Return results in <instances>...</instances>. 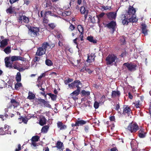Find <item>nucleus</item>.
<instances>
[{
  "instance_id": "bb28decb",
  "label": "nucleus",
  "mask_w": 151,
  "mask_h": 151,
  "mask_svg": "<svg viewBox=\"0 0 151 151\" xmlns=\"http://www.w3.org/2000/svg\"><path fill=\"white\" fill-rule=\"evenodd\" d=\"M47 94L50 96L52 101H55L56 100L57 98V95L52 94L50 93H47Z\"/></svg>"
},
{
  "instance_id": "ddd939ff",
  "label": "nucleus",
  "mask_w": 151,
  "mask_h": 151,
  "mask_svg": "<svg viewBox=\"0 0 151 151\" xmlns=\"http://www.w3.org/2000/svg\"><path fill=\"white\" fill-rule=\"evenodd\" d=\"M25 59L20 56H13L11 57V60L12 62L20 60L22 61H24Z\"/></svg>"
},
{
  "instance_id": "79ce46f5",
  "label": "nucleus",
  "mask_w": 151,
  "mask_h": 151,
  "mask_svg": "<svg viewBox=\"0 0 151 151\" xmlns=\"http://www.w3.org/2000/svg\"><path fill=\"white\" fill-rule=\"evenodd\" d=\"M77 29L80 33L84 32L83 28L81 25H78L77 27Z\"/></svg>"
},
{
  "instance_id": "052dcab7",
  "label": "nucleus",
  "mask_w": 151,
  "mask_h": 151,
  "mask_svg": "<svg viewBox=\"0 0 151 151\" xmlns=\"http://www.w3.org/2000/svg\"><path fill=\"white\" fill-rule=\"evenodd\" d=\"M109 119L111 121H115V117L114 116H111L109 117Z\"/></svg>"
},
{
  "instance_id": "0eeeda50",
  "label": "nucleus",
  "mask_w": 151,
  "mask_h": 151,
  "mask_svg": "<svg viewBox=\"0 0 151 151\" xmlns=\"http://www.w3.org/2000/svg\"><path fill=\"white\" fill-rule=\"evenodd\" d=\"M116 24V21L114 20L111 21L110 22L106 24V27L110 29L112 33H113L115 30Z\"/></svg>"
},
{
  "instance_id": "cd10ccee",
  "label": "nucleus",
  "mask_w": 151,
  "mask_h": 151,
  "mask_svg": "<svg viewBox=\"0 0 151 151\" xmlns=\"http://www.w3.org/2000/svg\"><path fill=\"white\" fill-rule=\"evenodd\" d=\"M87 39L91 42L93 43H96L97 41L96 40H94L93 37L92 36H89L87 37Z\"/></svg>"
},
{
  "instance_id": "3c124183",
  "label": "nucleus",
  "mask_w": 151,
  "mask_h": 151,
  "mask_svg": "<svg viewBox=\"0 0 151 151\" xmlns=\"http://www.w3.org/2000/svg\"><path fill=\"white\" fill-rule=\"evenodd\" d=\"M81 59L77 60V63H76L75 62V63H72V64L73 65V66H77L79 65L80 66L79 64L81 62Z\"/></svg>"
},
{
  "instance_id": "de8ad7c7",
  "label": "nucleus",
  "mask_w": 151,
  "mask_h": 151,
  "mask_svg": "<svg viewBox=\"0 0 151 151\" xmlns=\"http://www.w3.org/2000/svg\"><path fill=\"white\" fill-rule=\"evenodd\" d=\"M84 129L86 133H88L90 129L89 126L88 125H85L84 127Z\"/></svg>"
},
{
  "instance_id": "6e6552de",
  "label": "nucleus",
  "mask_w": 151,
  "mask_h": 151,
  "mask_svg": "<svg viewBox=\"0 0 151 151\" xmlns=\"http://www.w3.org/2000/svg\"><path fill=\"white\" fill-rule=\"evenodd\" d=\"M123 65L127 67L128 70L130 71H135L136 70V68L137 67V65L136 64L132 63H125L123 64Z\"/></svg>"
},
{
  "instance_id": "ea45409f",
  "label": "nucleus",
  "mask_w": 151,
  "mask_h": 151,
  "mask_svg": "<svg viewBox=\"0 0 151 151\" xmlns=\"http://www.w3.org/2000/svg\"><path fill=\"white\" fill-rule=\"evenodd\" d=\"M13 10L12 7V6H10L9 8L6 9V11L7 14L9 13L11 14L14 12Z\"/></svg>"
},
{
  "instance_id": "680f3d73",
  "label": "nucleus",
  "mask_w": 151,
  "mask_h": 151,
  "mask_svg": "<svg viewBox=\"0 0 151 151\" xmlns=\"http://www.w3.org/2000/svg\"><path fill=\"white\" fill-rule=\"evenodd\" d=\"M80 33V35L79 36V37L81 39V40L83 41V32H81Z\"/></svg>"
},
{
  "instance_id": "f257e3e1",
  "label": "nucleus",
  "mask_w": 151,
  "mask_h": 151,
  "mask_svg": "<svg viewBox=\"0 0 151 151\" xmlns=\"http://www.w3.org/2000/svg\"><path fill=\"white\" fill-rule=\"evenodd\" d=\"M48 47H51L48 43L47 42H44L42 44L41 47L37 48L35 55L40 56L45 54Z\"/></svg>"
},
{
  "instance_id": "473e14b6",
  "label": "nucleus",
  "mask_w": 151,
  "mask_h": 151,
  "mask_svg": "<svg viewBox=\"0 0 151 151\" xmlns=\"http://www.w3.org/2000/svg\"><path fill=\"white\" fill-rule=\"evenodd\" d=\"M19 120H22V121L20 122L21 123L22 122H23L24 123L27 124L28 122V119L27 118H24L22 116H20V117L18 118Z\"/></svg>"
},
{
  "instance_id": "4468645a",
  "label": "nucleus",
  "mask_w": 151,
  "mask_h": 151,
  "mask_svg": "<svg viewBox=\"0 0 151 151\" xmlns=\"http://www.w3.org/2000/svg\"><path fill=\"white\" fill-rule=\"evenodd\" d=\"M10 57H6L4 59L6 66V67L9 68H12V62L11 63L9 61Z\"/></svg>"
},
{
  "instance_id": "20e7f679",
  "label": "nucleus",
  "mask_w": 151,
  "mask_h": 151,
  "mask_svg": "<svg viewBox=\"0 0 151 151\" xmlns=\"http://www.w3.org/2000/svg\"><path fill=\"white\" fill-rule=\"evenodd\" d=\"M127 129L131 133H135L139 129L138 125L133 122L130 123Z\"/></svg>"
},
{
  "instance_id": "f03ea898",
  "label": "nucleus",
  "mask_w": 151,
  "mask_h": 151,
  "mask_svg": "<svg viewBox=\"0 0 151 151\" xmlns=\"http://www.w3.org/2000/svg\"><path fill=\"white\" fill-rule=\"evenodd\" d=\"M29 34L33 37H36L39 35L40 28L33 26H28Z\"/></svg>"
},
{
  "instance_id": "c03bdc74",
  "label": "nucleus",
  "mask_w": 151,
  "mask_h": 151,
  "mask_svg": "<svg viewBox=\"0 0 151 151\" xmlns=\"http://www.w3.org/2000/svg\"><path fill=\"white\" fill-rule=\"evenodd\" d=\"M52 4L50 2H46V4L45 5V8H48V9H51L52 7Z\"/></svg>"
},
{
  "instance_id": "7ed1b4c3",
  "label": "nucleus",
  "mask_w": 151,
  "mask_h": 151,
  "mask_svg": "<svg viewBox=\"0 0 151 151\" xmlns=\"http://www.w3.org/2000/svg\"><path fill=\"white\" fill-rule=\"evenodd\" d=\"M106 64L111 65L113 63H114L115 65H116L118 62V59L116 56L114 54H109L106 58Z\"/></svg>"
},
{
  "instance_id": "6ab92c4d",
  "label": "nucleus",
  "mask_w": 151,
  "mask_h": 151,
  "mask_svg": "<svg viewBox=\"0 0 151 151\" xmlns=\"http://www.w3.org/2000/svg\"><path fill=\"white\" fill-rule=\"evenodd\" d=\"M57 127L60 128V130H63L66 128V125L63 124V123L61 122H58L57 123Z\"/></svg>"
},
{
  "instance_id": "f704fd0d",
  "label": "nucleus",
  "mask_w": 151,
  "mask_h": 151,
  "mask_svg": "<svg viewBox=\"0 0 151 151\" xmlns=\"http://www.w3.org/2000/svg\"><path fill=\"white\" fill-rule=\"evenodd\" d=\"M133 104H134L135 106L137 108H140L141 106V104L139 100L136 101Z\"/></svg>"
},
{
  "instance_id": "37998d69",
  "label": "nucleus",
  "mask_w": 151,
  "mask_h": 151,
  "mask_svg": "<svg viewBox=\"0 0 151 151\" xmlns=\"http://www.w3.org/2000/svg\"><path fill=\"white\" fill-rule=\"evenodd\" d=\"M23 20L24 22L25 23H28L29 22V18L26 16H23Z\"/></svg>"
},
{
  "instance_id": "423d86ee",
  "label": "nucleus",
  "mask_w": 151,
  "mask_h": 151,
  "mask_svg": "<svg viewBox=\"0 0 151 151\" xmlns=\"http://www.w3.org/2000/svg\"><path fill=\"white\" fill-rule=\"evenodd\" d=\"M82 83L79 80H75L71 83L69 84L68 86L72 89L76 88L77 89H81V87H79V85L82 86Z\"/></svg>"
},
{
  "instance_id": "4be33fe9",
  "label": "nucleus",
  "mask_w": 151,
  "mask_h": 151,
  "mask_svg": "<svg viewBox=\"0 0 151 151\" xmlns=\"http://www.w3.org/2000/svg\"><path fill=\"white\" fill-rule=\"evenodd\" d=\"M120 95V93L119 91L117 90L113 91L111 93V97L112 98H115L116 96L119 97Z\"/></svg>"
},
{
  "instance_id": "58836bf2",
  "label": "nucleus",
  "mask_w": 151,
  "mask_h": 151,
  "mask_svg": "<svg viewBox=\"0 0 151 151\" xmlns=\"http://www.w3.org/2000/svg\"><path fill=\"white\" fill-rule=\"evenodd\" d=\"M40 137L38 136H35L32 137L31 138V141H33L34 142H37L39 141Z\"/></svg>"
},
{
  "instance_id": "603ef678",
  "label": "nucleus",
  "mask_w": 151,
  "mask_h": 151,
  "mask_svg": "<svg viewBox=\"0 0 151 151\" xmlns=\"http://www.w3.org/2000/svg\"><path fill=\"white\" fill-rule=\"evenodd\" d=\"M105 13L104 12H102L100 14L97 15L96 17L98 18L99 21V18L103 17L105 15Z\"/></svg>"
},
{
  "instance_id": "dca6fc26",
  "label": "nucleus",
  "mask_w": 151,
  "mask_h": 151,
  "mask_svg": "<svg viewBox=\"0 0 151 151\" xmlns=\"http://www.w3.org/2000/svg\"><path fill=\"white\" fill-rule=\"evenodd\" d=\"M139 130L138 132V135L140 138H144L146 135V133L145 132V130L142 128L139 129Z\"/></svg>"
},
{
  "instance_id": "39448f33",
  "label": "nucleus",
  "mask_w": 151,
  "mask_h": 151,
  "mask_svg": "<svg viewBox=\"0 0 151 151\" xmlns=\"http://www.w3.org/2000/svg\"><path fill=\"white\" fill-rule=\"evenodd\" d=\"M35 102L37 104H40L41 105L43 104L45 106L48 108H51V106L49 104V101H46L44 99H42L40 98V99L36 98L35 99Z\"/></svg>"
},
{
  "instance_id": "2f4dec72",
  "label": "nucleus",
  "mask_w": 151,
  "mask_h": 151,
  "mask_svg": "<svg viewBox=\"0 0 151 151\" xmlns=\"http://www.w3.org/2000/svg\"><path fill=\"white\" fill-rule=\"evenodd\" d=\"M4 51L7 54H9L11 52V47L9 46H7L4 49Z\"/></svg>"
},
{
  "instance_id": "c85d7f7f",
  "label": "nucleus",
  "mask_w": 151,
  "mask_h": 151,
  "mask_svg": "<svg viewBox=\"0 0 151 151\" xmlns=\"http://www.w3.org/2000/svg\"><path fill=\"white\" fill-rule=\"evenodd\" d=\"M56 26V24L54 23H51L48 24V28L50 30H52L54 29Z\"/></svg>"
},
{
  "instance_id": "9d476101",
  "label": "nucleus",
  "mask_w": 151,
  "mask_h": 151,
  "mask_svg": "<svg viewBox=\"0 0 151 151\" xmlns=\"http://www.w3.org/2000/svg\"><path fill=\"white\" fill-rule=\"evenodd\" d=\"M106 15L108 19L111 20H114L116 19L117 13L116 12H110L106 14Z\"/></svg>"
},
{
  "instance_id": "c756f323",
  "label": "nucleus",
  "mask_w": 151,
  "mask_h": 151,
  "mask_svg": "<svg viewBox=\"0 0 151 151\" xmlns=\"http://www.w3.org/2000/svg\"><path fill=\"white\" fill-rule=\"evenodd\" d=\"M35 97V95L32 92H29V95L27 98L29 100L34 99Z\"/></svg>"
},
{
  "instance_id": "8fccbe9b",
  "label": "nucleus",
  "mask_w": 151,
  "mask_h": 151,
  "mask_svg": "<svg viewBox=\"0 0 151 151\" xmlns=\"http://www.w3.org/2000/svg\"><path fill=\"white\" fill-rule=\"evenodd\" d=\"M120 41L122 42L123 45L126 44L125 38L124 36H122L120 37Z\"/></svg>"
},
{
  "instance_id": "72a5a7b5",
  "label": "nucleus",
  "mask_w": 151,
  "mask_h": 151,
  "mask_svg": "<svg viewBox=\"0 0 151 151\" xmlns=\"http://www.w3.org/2000/svg\"><path fill=\"white\" fill-rule=\"evenodd\" d=\"M63 143L60 141H58L56 144V147L59 149H61L63 147Z\"/></svg>"
},
{
  "instance_id": "13d9d810",
  "label": "nucleus",
  "mask_w": 151,
  "mask_h": 151,
  "mask_svg": "<svg viewBox=\"0 0 151 151\" xmlns=\"http://www.w3.org/2000/svg\"><path fill=\"white\" fill-rule=\"evenodd\" d=\"M109 9V7L108 6H106L103 5L101 6V9L102 11Z\"/></svg>"
},
{
  "instance_id": "e2e57ef3",
  "label": "nucleus",
  "mask_w": 151,
  "mask_h": 151,
  "mask_svg": "<svg viewBox=\"0 0 151 151\" xmlns=\"http://www.w3.org/2000/svg\"><path fill=\"white\" fill-rule=\"evenodd\" d=\"M106 151H118V150L116 147H114L111 148L110 150Z\"/></svg>"
},
{
  "instance_id": "6e6d98bb",
  "label": "nucleus",
  "mask_w": 151,
  "mask_h": 151,
  "mask_svg": "<svg viewBox=\"0 0 151 151\" xmlns=\"http://www.w3.org/2000/svg\"><path fill=\"white\" fill-rule=\"evenodd\" d=\"M52 13L51 11H48L45 10V16H47L48 15H50L51 16L52 15Z\"/></svg>"
},
{
  "instance_id": "5701e85b",
  "label": "nucleus",
  "mask_w": 151,
  "mask_h": 151,
  "mask_svg": "<svg viewBox=\"0 0 151 151\" xmlns=\"http://www.w3.org/2000/svg\"><path fill=\"white\" fill-rule=\"evenodd\" d=\"M135 9L133 8V6H130L128 9L127 13L129 15L132 14L134 15L136 12Z\"/></svg>"
},
{
  "instance_id": "f3484780",
  "label": "nucleus",
  "mask_w": 151,
  "mask_h": 151,
  "mask_svg": "<svg viewBox=\"0 0 151 151\" xmlns=\"http://www.w3.org/2000/svg\"><path fill=\"white\" fill-rule=\"evenodd\" d=\"M78 126H83L86 123L88 122V121H85L83 119H80L78 118L76 121Z\"/></svg>"
},
{
  "instance_id": "4d7b16f0",
  "label": "nucleus",
  "mask_w": 151,
  "mask_h": 151,
  "mask_svg": "<svg viewBox=\"0 0 151 151\" xmlns=\"http://www.w3.org/2000/svg\"><path fill=\"white\" fill-rule=\"evenodd\" d=\"M49 20L47 19V17L46 16H44L43 18V22L45 24H47L49 22Z\"/></svg>"
},
{
  "instance_id": "bf43d9fd",
  "label": "nucleus",
  "mask_w": 151,
  "mask_h": 151,
  "mask_svg": "<svg viewBox=\"0 0 151 151\" xmlns=\"http://www.w3.org/2000/svg\"><path fill=\"white\" fill-rule=\"evenodd\" d=\"M134 15H132V22H137L138 19L136 18V17L134 16Z\"/></svg>"
},
{
  "instance_id": "aec40b11",
  "label": "nucleus",
  "mask_w": 151,
  "mask_h": 151,
  "mask_svg": "<svg viewBox=\"0 0 151 151\" xmlns=\"http://www.w3.org/2000/svg\"><path fill=\"white\" fill-rule=\"evenodd\" d=\"M46 120L44 116L40 117L39 121V124L41 126H43L46 124Z\"/></svg>"
},
{
  "instance_id": "09e8293b",
  "label": "nucleus",
  "mask_w": 151,
  "mask_h": 151,
  "mask_svg": "<svg viewBox=\"0 0 151 151\" xmlns=\"http://www.w3.org/2000/svg\"><path fill=\"white\" fill-rule=\"evenodd\" d=\"M57 37L59 41H64V39H63L62 35L60 34H59L57 36Z\"/></svg>"
},
{
  "instance_id": "49530a36",
  "label": "nucleus",
  "mask_w": 151,
  "mask_h": 151,
  "mask_svg": "<svg viewBox=\"0 0 151 151\" xmlns=\"http://www.w3.org/2000/svg\"><path fill=\"white\" fill-rule=\"evenodd\" d=\"M19 65V63L17 62H15L14 64L13 65H12V68H14L16 69H18V68L19 67H18V66Z\"/></svg>"
},
{
  "instance_id": "a211bd4d",
  "label": "nucleus",
  "mask_w": 151,
  "mask_h": 151,
  "mask_svg": "<svg viewBox=\"0 0 151 151\" xmlns=\"http://www.w3.org/2000/svg\"><path fill=\"white\" fill-rule=\"evenodd\" d=\"M9 40V39H6L2 40L1 41L0 48H4L8 44V42Z\"/></svg>"
},
{
  "instance_id": "e433bc0d",
  "label": "nucleus",
  "mask_w": 151,
  "mask_h": 151,
  "mask_svg": "<svg viewBox=\"0 0 151 151\" xmlns=\"http://www.w3.org/2000/svg\"><path fill=\"white\" fill-rule=\"evenodd\" d=\"M49 127L47 125H45L41 129V131L43 133H46L47 132L49 128Z\"/></svg>"
},
{
  "instance_id": "774afa93",
  "label": "nucleus",
  "mask_w": 151,
  "mask_h": 151,
  "mask_svg": "<svg viewBox=\"0 0 151 151\" xmlns=\"http://www.w3.org/2000/svg\"><path fill=\"white\" fill-rule=\"evenodd\" d=\"M75 28V26L74 25H72V24H71V25L69 27V28L71 30H73Z\"/></svg>"
},
{
  "instance_id": "0e129e2a",
  "label": "nucleus",
  "mask_w": 151,
  "mask_h": 151,
  "mask_svg": "<svg viewBox=\"0 0 151 151\" xmlns=\"http://www.w3.org/2000/svg\"><path fill=\"white\" fill-rule=\"evenodd\" d=\"M46 74L45 73L41 74L38 78V79H40L42 77L45 76Z\"/></svg>"
},
{
  "instance_id": "864d4df0",
  "label": "nucleus",
  "mask_w": 151,
  "mask_h": 151,
  "mask_svg": "<svg viewBox=\"0 0 151 151\" xmlns=\"http://www.w3.org/2000/svg\"><path fill=\"white\" fill-rule=\"evenodd\" d=\"M73 81V79L68 78L64 82H65V84L67 85L68 83Z\"/></svg>"
},
{
  "instance_id": "a878e982",
  "label": "nucleus",
  "mask_w": 151,
  "mask_h": 151,
  "mask_svg": "<svg viewBox=\"0 0 151 151\" xmlns=\"http://www.w3.org/2000/svg\"><path fill=\"white\" fill-rule=\"evenodd\" d=\"M90 92L88 91H86L83 90L81 91V96H88L90 95Z\"/></svg>"
},
{
  "instance_id": "412c9836",
  "label": "nucleus",
  "mask_w": 151,
  "mask_h": 151,
  "mask_svg": "<svg viewBox=\"0 0 151 151\" xmlns=\"http://www.w3.org/2000/svg\"><path fill=\"white\" fill-rule=\"evenodd\" d=\"M141 26L142 33L145 35H147V26L144 24H142Z\"/></svg>"
},
{
  "instance_id": "69168bd1",
  "label": "nucleus",
  "mask_w": 151,
  "mask_h": 151,
  "mask_svg": "<svg viewBox=\"0 0 151 151\" xmlns=\"http://www.w3.org/2000/svg\"><path fill=\"white\" fill-rule=\"evenodd\" d=\"M128 97L130 99H132L133 98V96L132 94L130 92H129L128 93Z\"/></svg>"
},
{
  "instance_id": "a19ab883",
  "label": "nucleus",
  "mask_w": 151,
  "mask_h": 151,
  "mask_svg": "<svg viewBox=\"0 0 151 151\" xmlns=\"http://www.w3.org/2000/svg\"><path fill=\"white\" fill-rule=\"evenodd\" d=\"M71 13L70 11H65L62 13V16L63 17H65L70 15Z\"/></svg>"
},
{
  "instance_id": "a18cd8bd",
  "label": "nucleus",
  "mask_w": 151,
  "mask_h": 151,
  "mask_svg": "<svg viewBox=\"0 0 151 151\" xmlns=\"http://www.w3.org/2000/svg\"><path fill=\"white\" fill-rule=\"evenodd\" d=\"M22 86V84L21 83L17 82L15 85V88L16 90H18L19 88L20 87Z\"/></svg>"
},
{
  "instance_id": "9b49d317",
  "label": "nucleus",
  "mask_w": 151,
  "mask_h": 151,
  "mask_svg": "<svg viewBox=\"0 0 151 151\" xmlns=\"http://www.w3.org/2000/svg\"><path fill=\"white\" fill-rule=\"evenodd\" d=\"M19 105V103L16 101L15 99H11L10 102L8 105V108H11L13 106L14 108L17 107Z\"/></svg>"
},
{
  "instance_id": "f8f14e48",
  "label": "nucleus",
  "mask_w": 151,
  "mask_h": 151,
  "mask_svg": "<svg viewBox=\"0 0 151 151\" xmlns=\"http://www.w3.org/2000/svg\"><path fill=\"white\" fill-rule=\"evenodd\" d=\"M95 54L91 53V54H88L87 59L86 61L88 63H91L95 60V58L96 57Z\"/></svg>"
},
{
  "instance_id": "338daca9",
  "label": "nucleus",
  "mask_w": 151,
  "mask_h": 151,
  "mask_svg": "<svg viewBox=\"0 0 151 151\" xmlns=\"http://www.w3.org/2000/svg\"><path fill=\"white\" fill-rule=\"evenodd\" d=\"M23 16H19V22L22 23V21L23 20Z\"/></svg>"
},
{
  "instance_id": "7c9ffc66",
  "label": "nucleus",
  "mask_w": 151,
  "mask_h": 151,
  "mask_svg": "<svg viewBox=\"0 0 151 151\" xmlns=\"http://www.w3.org/2000/svg\"><path fill=\"white\" fill-rule=\"evenodd\" d=\"M15 79L16 81L17 82H19L21 81V77L20 73L19 72H18L17 73Z\"/></svg>"
},
{
  "instance_id": "2eb2a0df",
  "label": "nucleus",
  "mask_w": 151,
  "mask_h": 151,
  "mask_svg": "<svg viewBox=\"0 0 151 151\" xmlns=\"http://www.w3.org/2000/svg\"><path fill=\"white\" fill-rule=\"evenodd\" d=\"M80 89H77L76 90L73 91L72 93L70 94V96L72 97L74 99H78L76 96H78L80 93Z\"/></svg>"
},
{
  "instance_id": "5fc2aeb1",
  "label": "nucleus",
  "mask_w": 151,
  "mask_h": 151,
  "mask_svg": "<svg viewBox=\"0 0 151 151\" xmlns=\"http://www.w3.org/2000/svg\"><path fill=\"white\" fill-rule=\"evenodd\" d=\"M94 107L95 109H98L99 106V103L96 101H95L94 104Z\"/></svg>"
},
{
  "instance_id": "c9c22d12",
  "label": "nucleus",
  "mask_w": 151,
  "mask_h": 151,
  "mask_svg": "<svg viewBox=\"0 0 151 151\" xmlns=\"http://www.w3.org/2000/svg\"><path fill=\"white\" fill-rule=\"evenodd\" d=\"M126 16L124 15L123 18L124 19L122 20V23L123 25H127L129 23L128 19L127 18H126Z\"/></svg>"
},
{
  "instance_id": "4c0bfd02",
  "label": "nucleus",
  "mask_w": 151,
  "mask_h": 151,
  "mask_svg": "<svg viewBox=\"0 0 151 151\" xmlns=\"http://www.w3.org/2000/svg\"><path fill=\"white\" fill-rule=\"evenodd\" d=\"M46 64L48 66H51L52 65L53 63L52 61L50 59H47L45 61Z\"/></svg>"
},
{
  "instance_id": "b1692460",
  "label": "nucleus",
  "mask_w": 151,
  "mask_h": 151,
  "mask_svg": "<svg viewBox=\"0 0 151 151\" xmlns=\"http://www.w3.org/2000/svg\"><path fill=\"white\" fill-rule=\"evenodd\" d=\"M80 11L82 14H84L85 13L88 14V11L84 6H82L80 9Z\"/></svg>"
},
{
  "instance_id": "1a4fd4ad",
  "label": "nucleus",
  "mask_w": 151,
  "mask_h": 151,
  "mask_svg": "<svg viewBox=\"0 0 151 151\" xmlns=\"http://www.w3.org/2000/svg\"><path fill=\"white\" fill-rule=\"evenodd\" d=\"M0 133L3 135L6 134H10L11 133L9 129V126L6 124L4 125V127H0Z\"/></svg>"
},
{
  "instance_id": "393cba45",
  "label": "nucleus",
  "mask_w": 151,
  "mask_h": 151,
  "mask_svg": "<svg viewBox=\"0 0 151 151\" xmlns=\"http://www.w3.org/2000/svg\"><path fill=\"white\" fill-rule=\"evenodd\" d=\"M131 111L130 108L128 106H127L124 109L123 114H125L126 113L127 114H129Z\"/></svg>"
}]
</instances>
